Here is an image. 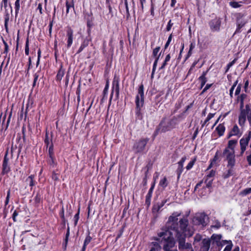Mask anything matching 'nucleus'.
<instances>
[{
	"mask_svg": "<svg viewBox=\"0 0 251 251\" xmlns=\"http://www.w3.org/2000/svg\"><path fill=\"white\" fill-rule=\"evenodd\" d=\"M181 232L175 234L174 236L178 242V249L179 250L184 251L192 249V245L189 243L185 242V238L192 236L194 233V229L193 227L188 226V222L183 220L180 221Z\"/></svg>",
	"mask_w": 251,
	"mask_h": 251,
	"instance_id": "f257e3e1",
	"label": "nucleus"
},
{
	"mask_svg": "<svg viewBox=\"0 0 251 251\" xmlns=\"http://www.w3.org/2000/svg\"><path fill=\"white\" fill-rule=\"evenodd\" d=\"M158 235L159 238H156V240L163 244V249L164 251H175V250H171L175 246L176 243L173 237L174 233L166 230L159 232Z\"/></svg>",
	"mask_w": 251,
	"mask_h": 251,
	"instance_id": "f03ea898",
	"label": "nucleus"
},
{
	"mask_svg": "<svg viewBox=\"0 0 251 251\" xmlns=\"http://www.w3.org/2000/svg\"><path fill=\"white\" fill-rule=\"evenodd\" d=\"M180 215V213L174 212L171 216L169 217L168 224V230L167 231H170L172 233L176 234L181 232L180 230V221L181 220H186L188 222V226H189V221L186 218H183L178 222V217Z\"/></svg>",
	"mask_w": 251,
	"mask_h": 251,
	"instance_id": "7ed1b4c3",
	"label": "nucleus"
},
{
	"mask_svg": "<svg viewBox=\"0 0 251 251\" xmlns=\"http://www.w3.org/2000/svg\"><path fill=\"white\" fill-rule=\"evenodd\" d=\"M177 123V120L176 117H174L168 121L165 120H162L153 133L154 137H155L160 132H165L171 130L175 126Z\"/></svg>",
	"mask_w": 251,
	"mask_h": 251,
	"instance_id": "20e7f679",
	"label": "nucleus"
},
{
	"mask_svg": "<svg viewBox=\"0 0 251 251\" xmlns=\"http://www.w3.org/2000/svg\"><path fill=\"white\" fill-rule=\"evenodd\" d=\"M149 141V138H141L137 140L133 146V150L135 153H142L145 150L146 145Z\"/></svg>",
	"mask_w": 251,
	"mask_h": 251,
	"instance_id": "39448f33",
	"label": "nucleus"
},
{
	"mask_svg": "<svg viewBox=\"0 0 251 251\" xmlns=\"http://www.w3.org/2000/svg\"><path fill=\"white\" fill-rule=\"evenodd\" d=\"M251 114V108L249 104H247L245 108L240 109V113L239 116V124L241 126H244L246 121V117Z\"/></svg>",
	"mask_w": 251,
	"mask_h": 251,
	"instance_id": "423d86ee",
	"label": "nucleus"
},
{
	"mask_svg": "<svg viewBox=\"0 0 251 251\" xmlns=\"http://www.w3.org/2000/svg\"><path fill=\"white\" fill-rule=\"evenodd\" d=\"M223 155L227 161V166L234 167L235 165V151L232 150L228 151L227 149H225Z\"/></svg>",
	"mask_w": 251,
	"mask_h": 251,
	"instance_id": "0eeeda50",
	"label": "nucleus"
},
{
	"mask_svg": "<svg viewBox=\"0 0 251 251\" xmlns=\"http://www.w3.org/2000/svg\"><path fill=\"white\" fill-rule=\"evenodd\" d=\"M207 216L203 213L197 215L193 219V222L196 225L204 227L207 225Z\"/></svg>",
	"mask_w": 251,
	"mask_h": 251,
	"instance_id": "6e6552de",
	"label": "nucleus"
},
{
	"mask_svg": "<svg viewBox=\"0 0 251 251\" xmlns=\"http://www.w3.org/2000/svg\"><path fill=\"white\" fill-rule=\"evenodd\" d=\"M136 105L137 107L143 106L144 103V85L141 84L138 89V94L135 100Z\"/></svg>",
	"mask_w": 251,
	"mask_h": 251,
	"instance_id": "1a4fd4ad",
	"label": "nucleus"
},
{
	"mask_svg": "<svg viewBox=\"0 0 251 251\" xmlns=\"http://www.w3.org/2000/svg\"><path fill=\"white\" fill-rule=\"evenodd\" d=\"M221 25V19L215 18L210 21L209 23L211 30L213 31H219L220 29Z\"/></svg>",
	"mask_w": 251,
	"mask_h": 251,
	"instance_id": "9d476101",
	"label": "nucleus"
},
{
	"mask_svg": "<svg viewBox=\"0 0 251 251\" xmlns=\"http://www.w3.org/2000/svg\"><path fill=\"white\" fill-rule=\"evenodd\" d=\"M247 22V21L244 18L243 15L240 13L237 14L236 21L237 28L235 32H239L240 29L245 25Z\"/></svg>",
	"mask_w": 251,
	"mask_h": 251,
	"instance_id": "9b49d317",
	"label": "nucleus"
},
{
	"mask_svg": "<svg viewBox=\"0 0 251 251\" xmlns=\"http://www.w3.org/2000/svg\"><path fill=\"white\" fill-rule=\"evenodd\" d=\"M115 89L116 92V96L118 98L119 95L120 88H119V81L118 78L115 77L113 81V90L111 94L110 98L109 100V106L111 104V100L113 94V90Z\"/></svg>",
	"mask_w": 251,
	"mask_h": 251,
	"instance_id": "f8f14e48",
	"label": "nucleus"
},
{
	"mask_svg": "<svg viewBox=\"0 0 251 251\" xmlns=\"http://www.w3.org/2000/svg\"><path fill=\"white\" fill-rule=\"evenodd\" d=\"M74 31L71 27H68L66 30L67 47L69 48L73 44Z\"/></svg>",
	"mask_w": 251,
	"mask_h": 251,
	"instance_id": "ddd939ff",
	"label": "nucleus"
},
{
	"mask_svg": "<svg viewBox=\"0 0 251 251\" xmlns=\"http://www.w3.org/2000/svg\"><path fill=\"white\" fill-rule=\"evenodd\" d=\"M7 151H6L3 161L2 163V174L5 175L7 174L10 171V168L9 166L8 165V158L7 157Z\"/></svg>",
	"mask_w": 251,
	"mask_h": 251,
	"instance_id": "4468645a",
	"label": "nucleus"
},
{
	"mask_svg": "<svg viewBox=\"0 0 251 251\" xmlns=\"http://www.w3.org/2000/svg\"><path fill=\"white\" fill-rule=\"evenodd\" d=\"M187 158L186 156H183L181 158L180 160L178 162V167L176 171V173L177 175V178L179 179L180 176V175L182 173L183 171V163L186 160Z\"/></svg>",
	"mask_w": 251,
	"mask_h": 251,
	"instance_id": "2eb2a0df",
	"label": "nucleus"
},
{
	"mask_svg": "<svg viewBox=\"0 0 251 251\" xmlns=\"http://www.w3.org/2000/svg\"><path fill=\"white\" fill-rule=\"evenodd\" d=\"M251 138V131H249L248 134L245 135L240 140V146L247 147L248 145L249 142Z\"/></svg>",
	"mask_w": 251,
	"mask_h": 251,
	"instance_id": "dca6fc26",
	"label": "nucleus"
},
{
	"mask_svg": "<svg viewBox=\"0 0 251 251\" xmlns=\"http://www.w3.org/2000/svg\"><path fill=\"white\" fill-rule=\"evenodd\" d=\"M222 237V236L221 234H213L211 236V239L215 242L218 247H222V243H223V240L221 241Z\"/></svg>",
	"mask_w": 251,
	"mask_h": 251,
	"instance_id": "f3484780",
	"label": "nucleus"
},
{
	"mask_svg": "<svg viewBox=\"0 0 251 251\" xmlns=\"http://www.w3.org/2000/svg\"><path fill=\"white\" fill-rule=\"evenodd\" d=\"M211 243V240L209 239H204L201 242V251H208Z\"/></svg>",
	"mask_w": 251,
	"mask_h": 251,
	"instance_id": "a211bd4d",
	"label": "nucleus"
},
{
	"mask_svg": "<svg viewBox=\"0 0 251 251\" xmlns=\"http://www.w3.org/2000/svg\"><path fill=\"white\" fill-rule=\"evenodd\" d=\"M90 41H91V38H88V37L85 38L83 40V41L82 44H81V46L79 47L78 50H77L76 53H79L80 52H81L83 50V49L87 47L88 46Z\"/></svg>",
	"mask_w": 251,
	"mask_h": 251,
	"instance_id": "6ab92c4d",
	"label": "nucleus"
},
{
	"mask_svg": "<svg viewBox=\"0 0 251 251\" xmlns=\"http://www.w3.org/2000/svg\"><path fill=\"white\" fill-rule=\"evenodd\" d=\"M208 72V70L206 71L203 72L201 75L199 77V80L201 82V88H202L207 81V78L206 77V75Z\"/></svg>",
	"mask_w": 251,
	"mask_h": 251,
	"instance_id": "aec40b11",
	"label": "nucleus"
},
{
	"mask_svg": "<svg viewBox=\"0 0 251 251\" xmlns=\"http://www.w3.org/2000/svg\"><path fill=\"white\" fill-rule=\"evenodd\" d=\"M227 167L228 168V169L225 171L222 175L224 179L228 178L229 176L233 175L234 173L233 167H231L230 166H227Z\"/></svg>",
	"mask_w": 251,
	"mask_h": 251,
	"instance_id": "412c9836",
	"label": "nucleus"
},
{
	"mask_svg": "<svg viewBox=\"0 0 251 251\" xmlns=\"http://www.w3.org/2000/svg\"><path fill=\"white\" fill-rule=\"evenodd\" d=\"M240 133V130L238 126L235 125L233 126L232 129L231 131L229 133V135L227 137L228 138H230L231 136L234 135H238Z\"/></svg>",
	"mask_w": 251,
	"mask_h": 251,
	"instance_id": "4be33fe9",
	"label": "nucleus"
},
{
	"mask_svg": "<svg viewBox=\"0 0 251 251\" xmlns=\"http://www.w3.org/2000/svg\"><path fill=\"white\" fill-rule=\"evenodd\" d=\"M237 143V140H231L228 142V146L225 149H227L228 151H234V147Z\"/></svg>",
	"mask_w": 251,
	"mask_h": 251,
	"instance_id": "5701e85b",
	"label": "nucleus"
},
{
	"mask_svg": "<svg viewBox=\"0 0 251 251\" xmlns=\"http://www.w3.org/2000/svg\"><path fill=\"white\" fill-rule=\"evenodd\" d=\"M247 95L245 94H242L240 96L237 97V100L240 101V109L244 108V100L247 98Z\"/></svg>",
	"mask_w": 251,
	"mask_h": 251,
	"instance_id": "b1692460",
	"label": "nucleus"
},
{
	"mask_svg": "<svg viewBox=\"0 0 251 251\" xmlns=\"http://www.w3.org/2000/svg\"><path fill=\"white\" fill-rule=\"evenodd\" d=\"M34 176L31 175L29 176L25 180V182L29 184L30 187L34 186L36 184L35 181L34 180Z\"/></svg>",
	"mask_w": 251,
	"mask_h": 251,
	"instance_id": "393cba45",
	"label": "nucleus"
},
{
	"mask_svg": "<svg viewBox=\"0 0 251 251\" xmlns=\"http://www.w3.org/2000/svg\"><path fill=\"white\" fill-rule=\"evenodd\" d=\"M48 162L50 165V167L52 168H54L56 167L57 164L55 157H49L48 160Z\"/></svg>",
	"mask_w": 251,
	"mask_h": 251,
	"instance_id": "a878e982",
	"label": "nucleus"
},
{
	"mask_svg": "<svg viewBox=\"0 0 251 251\" xmlns=\"http://www.w3.org/2000/svg\"><path fill=\"white\" fill-rule=\"evenodd\" d=\"M216 131H217L219 135L220 136H222L225 131V127L223 124H220L216 128Z\"/></svg>",
	"mask_w": 251,
	"mask_h": 251,
	"instance_id": "bb28decb",
	"label": "nucleus"
},
{
	"mask_svg": "<svg viewBox=\"0 0 251 251\" xmlns=\"http://www.w3.org/2000/svg\"><path fill=\"white\" fill-rule=\"evenodd\" d=\"M223 243H228V245L225 247L224 251H231L233 247V244L231 240H223Z\"/></svg>",
	"mask_w": 251,
	"mask_h": 251,
	"instance_id": "cd10ccee",
	"label": "nucleus"
},
{
	"mask_svg": "<svg viewBox=\"0 0 251 251\" xmlns=\"http://www.w3.org/2000/svg\"><path fill=\"white\" fill-rule=\"evenodd\" d=\"M168 184V182L166 177H164L163 178L161 179L159 184V186L162 187L163 188H166Z\"/></svg>",
	"mask_w": 251,
	"mask_h": 251,
	"instance_id": "c85d7f7f",
	"label": "nucleus"
},
{
	"mask_svg": "<svg viewBox=\"0 0 251 251\" xmlns=\"http://www.w3.org/2000/svg\"><path fill=\"white\" fill-rule=\"evenodd\" d=\"M65 70L62 69V67L59 70L56 75V79L58 80H60L63 75H64Z\"/></svg>",
	"mask_w": 251,
	"mask_h": 251,
	"instance_id": "c756f323",
	"label": "nucleus"
},
{
	"mask_svg": "<svg viewBox=\"0 0 251 251\" xmlns=\"http://www.w3.org/2000/svg\"><path fill=\"white\" fill-rule=\"evenodd\" d=\"M142 106H139L137 107L136 105V116L137 118H138L139 120H141L142 119V116L140 111L141 108Z\"/></svg>",
	"mask_w": 251,
	"mask_h": 251,
	"instance_id": "7c9ffc66",
	"label": "nucleus"
},
{
	"mask_svg": "<svg viewBox=\"0 0 251 251\" xmlns=\"http://www.w3.org/2000/svg\"><path fill=\"white\" fill-rule=\"evenodd\" d=\"M195 43L194 42H192L190 45V48L189 50L188 51V52L187 53V55L186 57V59L189 57L192 53V50L195 48Z\"/></svg>",
	"mask_w": 251,
	"mask_h": 251,
	"instance_id": "2f4dec72",
	"label": "nucleus"
},
{
	"mask_svg": "<svg viewBox=\"0 0 251 251\" xmlns=\"http://www.w3.org/2000/svg\"><path fill=\"white\" fill-rule=\"evenodd\" d=\"M241 2H236L235 1H231L229 2V4L230 6L233 8H236L240 7L241 6V4L240 3Z\"/></svg>",
	"mask_w": 251,
	"mask_h": 251,
	"instance_id": "473e14b6",
	"label": "nucleus"
},
{
	"mask_svg": "<svg viewBox=\"0 0 251 251\" xmlns=\"http://www.w3.org/2000/svg\"><path fill=\"white\" fill-rule=\"evenodd\" d=\"M49 157H55L54 155L53 145L52 143H51L49 146Z\"/></svg>",
	"mask_w": 251,
	"mask_h": 251,
	"instance_id": "72a5a7b5",
	"label": "nucleus"
},
{
	"mask_svg": "<svg viewBox=\"0 0 251 251\" xmlns=\"http://www.w3.org/2000/svg\"><path fill=\"white\" fill-rule=\"evenodd\" d=\"M52 139H50L49 136H48V132L47 131L46 132V137H45V143L46 144V145L47 146V147H48L49 146H50V141L51 142V143H52Z\"/></svg>",
	"mask_w": 251,
	"mask_h": 251,
	"instance_id": "f704fd0d",
	"label": "nucleus"
},
{
	"mask_svg": "<svg viewBox=\"0 0 251 251\" xmlns=\"http://www.w3.org/2000/svg\"><path fill=\"white\" fill-rule=\"evenodd\" d=\"M213 179H208L205 178L204 182L206 184V187L207 188H210L212 186Z\"/></svg>",
	"mask_w": 251,
	"mask_h": 251,
	"instance_id": "c9c22d12",
	"label": "nucleus"
},
{
	"mask_svg": "<svg viewBox=\"0 0 251 251\" xmlns=\"http://www.w3.org/2000/svg\"><path fill=\"white\" fill-rule=\"evenodd\" d=\"M91 240L92 237L89 234L85 238L83 246L86 247V246L91 242Z\"/></svg>",
	"mask_w": 251,
	"mask_h": 251,
	"instance_id": "e433bc0d",
	"label": "nucleus"
},
{
	"mask_svg": "<svg viewBox=\"0 0 251 251\" xmlns=\"http://www.w3.org/2000/svg\"><path fill=\"white\" fill-rule=\"evenodd\" d=\"M215 173H216V172L214 170H211L210 171V172L209 173V174H208L206 176V177L205 178H208V179H213V177L215 176Z\"/></svg>",
	"mask_w": 251,
	"mask_h": 251,
	"instance_id": "4c0bfd02",
	"label": "nucleus"
},
{
	"mask_svg": "<svg viewBox=\"0 0 251 251\" xmlns=\"http://www.w3.org/2000/svg\"><path fill=\"white\" fill-rule=\"evenodd\" d=\"M29 52V39L28 38H26V43H25V53L26 55H28Z\"/></svg>",
	"mask_w": 251,
	"mask_h": 251,
	"instance_id": "58836bf2",
	"label": "nucleus"
},
{
	"mask_svg": "<svg viewBox=\"0 0 251 251\" xmlns=\"http://www.w3.org/2000/svg\"><path fill=\"white\" fill-rule=\"evenodd\" d=\"M196 158H194L192 161H191L186 167V169L187 170H190L193 167Z\"/></svg>",
	"mask_w": 251,
	"mask_h": 251,
	"instance_id": "ea45409f",
	"label": "nucleus"
},
{
	"mask_svg": "<svg viewBox=\"0 0 251 251\" xmlns=\"http://www.w3.org/2000/svg\"><path fill=\"white\" fill-rule=\"evenodd\" d=\"M250 193H251V187L245 189L241 192V194L243 196H246Z\"/></svg>",
	"mask_w": 251,
	"mask_h": 251,
	"instance_id": "a19ab883",
	"label": "nucleus"
},
{
	"mask_svg": "<svg viewBox=\"0 0 251 251\" xmlns=\"http://www.w3.org/2000/svg\"><path fill=\"white\" fill-rule=\"evenodd\" d=\"M214 115L215 113H209L208 115L206 120H205L202 126H203L204 125L206 124L211 118H212L214 117Z\"/></svg>",
	"mask_w": 251,
	"mask_h": 251,
	"instance_id": "79ce46f5",
	"label": "nucleus"
},
{
	"mask_svg": "<svg viewBox=\"0 0 251 251\" xmlns=\"http://www.w3.org/2000/svg\"><path fill=\"white\" fill-rule=\"evenodd\" d=\"M66 8H67L66 12L67 13H68L70 8L71 7L74 8V3H73V2L71 3H69L68 1H66Z\"/></svg>",
	"mask_w": 251,
	"mask_h": 251,
	"instance_id": "37998d69",
	"label": "nucleus"
},
{
	"mask_svg": "<svg viewBox=\"0 0 251 251\" xmlns=\"http://www.w3.org/2000/svg\"><path fill=\"white\" fill-rule=\"evenodd\" d=\"M246 154H248L247 156V161L248 162V165L249 166H251V151L249 152H246Z\"/></svg>",
	"mask_w": 251,
	"mask_h": 251,
	"instance_id": "c03bdc74",
	"label": "nucleus"
},
{
	"mask_svg": "<svg viewBox=\"0 0 251 251\" xmlns=\"http://www.w3.org/2000/svg\"><path fill=\"white\" fill-rule=\"evenodd\" d=\"M172 34H171L170 35V36H169L168 37V40L165 45V47H164V49L166 50L168 47L169 46V45H170V42H171L172 41Z\"/></svg>",
	"mask_w": 251,
	"mask_h": 251,
	"instance_id": "a18cd8bd",
	"label": "nucleus"
},
{
	"mask_svg": "<svg viewBox=\"0 0 251 251\" xmlns=\"http://www.w3.org/2000/svg\"><path fill=\"white\" fill-rule=\"evenodd\" d=\"M79 209H78L77 213L74 216L75 226H76V225L77 224V222L79 219Z\"/></svg>",
	"mask_w": 251,
	"mask_h": 251,
	"instance_id": "49530a36",
	"label": "nucleus"
},
{
	"mask_svg": "<svg viewBox=\"0 0 251 251\" xmlns=\"http://www.w3.org/2000/svg\"><path fill=\"white\" fill-rule=\"evenodd\" d=\"M160 48L159 47H157L153 49L152 51V55L154 57H156L158 53L160 50Z\"/></svg>",
	"mask_w": 251,
	"mask_h": 251,
	"instance_id": "de8ad7c7",
	"label": "nucleus"
},
{
	"mask_svg": "<svg viewBox=\"0 0 251 251\" xmlns=\"http://www.w3.org/2000/svg\"><path fill=\"white\" fill-rule=\"evenodd\" d=\"M15 11L16 13H17L20 9V0H16L15 1Z\"/></svg>",
	"mask_w": 251,
	"mask_h": 251,
	"instance_id": "09e8293b",
	"label": "nucleus"
},
{
	"mask_svg": "<svg viewBox=\"0 0 251 251\" xmlns=\"http://www.w3.org/2000/svg\"><path fill=\"white\" fill-rule=\"evenodd\" d=\"M39 76V75L38 73H36L34 75V80L33 83V87H34L36 85V82L38 79Z\"/></svg>",
	"mask_w": 251,
	"mask_h": 251,
	"instance_id": "8fccbe9b",
	"label": "nucleus"
},
{
	"mask_svg": "<svg viewBox=\"0 0 251 251\" xmlns=\"http://www.w3.org/2000/svg\"><path fill=\"white\" fill-rule=\"evenodd\" d=\"M221 223L219 221H216L214 223V225H212L211 227L218 229L221 227Z\"/></svg>",
	"mask_w": 251,
	"mask_h": 251,
	"instance_id": "3c124183",
	"label": "nucleus"
},
{
	"mask_svg": "<svg viewBox=\"0 0 251 251\" xmlns=\"http://www.w3.org/2000/svg\"><path fill=\"white\" fill-rule=\"evenodd\" d=\"M241 84H240L237 86V87L236 89L235 92V95H236V96L238 95L241 92Z\"/></svg>",
	"mask_w": 251,
	"mask_h": 251,
	"instance_id": "603ef678",
	"label": "nucleus"
},
{
	"mask_svg": "<svg viewBox=\"0 0 251 251\" xmlns=\"http://www.w3.org/2000/svg\"><path fill=\"white\" fill-rule=\"evenodd\" d=\"M9 15H8V14H7L5 16V21H4V26H5V27L6 29L7 28V23H8V22L9 21Z\"/></svg>",
	"mask_w": 251,
	"mask_h": 251,
	"instance_id": "864d4df0",
	"label": "nucleus"
},
{
	"mask_svg": "<svg viewBox=\"0 0 251 251\" xmlns=\"http://www.w3.org/2000/svg\"><path fill=\"white\" fill-rule=\"evenodd\" d=\"M173 25V23H172V21L170 20L169 21V22H168V25H167L166 30H167V31H170V30H171V27H172V26Z\"/></svg>",
	"mask_w": 251,
	"mask_h": 251,
	"instance_id": "5fc2aeb1",
	"label": "nucleus"
},
{
	"mask_svg": "<svg viewBox=\"0 0 251 251\" xmlns=\"http://www.w3.org/2000/svg\"><path fill=\"white\" fill-rule=\"evenodd\" d=\"M157 62H156V61H154L153 65L152 73H151V77H153V75L154 74V72H155L156 66H157Z\"/></svg>",
	"mask_w": 251,
	"mask_h": 251,
	"instance_id": "6e6d98bb",
	"label": "nucleus"
},
{
	"mask_svg": "<svg viewBox=\"0 0 251 251\" xmlns=\"http://www.w3.org/2000/svg\"><path fill=\"white\" fill-rule=\"evenodd\" d=\"M160 208L158 204H156L154 205L152 208V210L153 212H158L160 210Z\"/></svg>",
	"mask_w": 251,
	"mask_h": 251,
	"instance_id": "4d7b16f0",
	"label": "nucleus"
},
{
	"mask_svg": "<svg viewBox=\"0 0 251 251\" xmlns=\"http://www.w3.org/2000/svg\"><path fill=\"white\" fill-rule=\"evenodd\" d=\"M18 215V212H17V210H15L13 213V215H12V218H13V220L14 221V222H16L17 220H16V217Z\"/></svg>",
	"mask_w": 251,
	"mask_h": 251,
	"instance_id": "13d9d810",
	"label": "nucleus"
},
{
	"mask_svg": "<svg viewBox=\"0 0 251 251\" xmlns=\"http://www.w3.org/2000/svg\"><path fill=\"white\" fill-rule=\"evenodd\" d=\"M2 41H3V43L4 45V52H6L7 53V51H8V46L7 44V43L4 41V40L2 38Z\"/></svg>",
	"mask_w": 251,
	"mask_h": 251,
	"instance_id": "bf43d9fd",
	"label": "nucleus"
},
{
	"mask_svg": "<svg viewBox=\"0 0 251 251\" xmlns=\"http://www.w3.org/2000/svg\"><path fill=\"white\" fill-rule=\"evenodd\" d=\"M10 190H9L7 192V196H6V200H5V205L8 204V203L9 202V198H10Z\"/></svg>",
	"mask_w": 251,
	"mask_h": 251,
	"instance_id": "052dcab7",
	"label": "nucleus"
},
{
	"mask_svg": "<svg viewBox=\"0 0 251 251\" xmlns=\"http://www.w3.org/2000/svg\"><path fill=\"white\" fill-rule=\"evenodd\" d=\"M212 86V84H206V85L205 86V87L204 88V89H203L201 93H204L205 91H206L208 89H209L210 87Z\"/></svg>",
	"mask_w": 251,
	"mask_h": 251,
	"instance_id": "680f3d73",
	"label": "nucleus"
},
{
	"mask_svg": "<svg viewBox=\"0 0 251 251\" xmlns=\"http://www.w3.org/2000/svg\"><path fill=\"white\" fill-rule=\"evenodd\" d=\"M237 60V58H236L233 61H232L231 62L229 63L227 65V66H228V68L231 67L235 63V62H236Z\"/></svg>",
	"mask_w": 251,
	"mask_h": 251,
	"instance_id": "e2e57ef3",
	"label": "nucleus"
},
{
	"mask_svg": "<svg viewBox=\"0 0 251 251\" xmlns=\"http://www.w3.org/2000/svg\"><path fill=\"white\" fill-rule=\"evenodd\" d=\"M60 216L62 219V220L64 222L65 221V217H64V210L63 207L62 208V210L60 213Z\"/></svg>",
	"mask_w": 251,
	"mask_h": 251,
	"instance_id": "0e129e2a",
	"label": "nucleus"
},
{
	"mask_svg": "<svg viewBox=\"0 0 251 251\" xmlns=\"http://www.w3.org/2000/svg\"><path fill=\"white\" fill-rule=\"evenodd\" d=\"M35 201L36 203H39L40 201V196L38 194H37L35 197Z\"/></svg>",
	"mask_w": 251,
	"mask_h": 251,
	"instance_id": "69168bd1",
	"label": "nucleus"
},
{
	"mask_svg": "<svg viewBox=\"0 0 251 251\" xmlns=\"http://www.w3.org/2000/svg\"><path fill=\"white\" fill-rule=\"evenodd\" d=\"M52 178L54 180H55V181L58 180L57 174L55 173L54 172L52 173Z\"/></svg>",
	"mask_w": 251,
	"mask_h": 251,
	"instance_id": "338daca9",
	"label": "nucleus"
},
{
	"mask_svg": "<svg viewBox=\"0 0 251 251\" xmlns=\"http://www.w3.org/2000/svg\"><path fill=\"white\" fill-rule=\"evenodd\" d=\"M151 198H149L147 197H146V201H145V203L147 204L148 206L151 204Z\"/></svg>",
	"mask_w": 251,
	"mask_h": 251,
	"instance_id": "774afa93",
	"label": "nucleus"
}]
</instances>
